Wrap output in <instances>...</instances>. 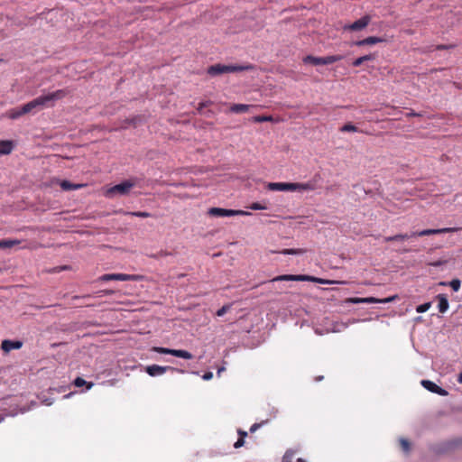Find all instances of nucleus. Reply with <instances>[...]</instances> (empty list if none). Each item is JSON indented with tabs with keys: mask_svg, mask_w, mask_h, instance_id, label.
I'll use <instances>...</instances> for the list:
<instances>
[{
	"mask_svg": "<svg viewBox=\"0 0 462 462\" xmlns=\"http://www.w3.org/2000/svg\"><path fill=\"white\" fill-rule=\"evenodd\" d=\"M69 94L70 90L69 88H61L45 95H41L23 106L9 109L6 112L7 117L12 120H16L26 114L34 115L44 108L53 107L58 100L64 98Z\"/></svg>",
	"mask_w": 462,
	"mask_h": 462,
	"instance_id": "1",
	"label": "nucleus"
},
{
	"mask_svg": "<svg viewBox=\"0 0 462 462\" xmlns=\"http://www.w3.org/2000/svg\"><path fill=\"white\" fill-rule=\"evenodd\" d=\"M135 186V181L133 180H126L118 184L114 185L106 190V196L113 198L116 195L125 196L129 194L132 188Z\"/></svg>",
	"mask_w": 462,
	"mask_h": 462,
	"instance_id": "2",
	"label": "nucleus"
},
{
	"mask_svg": "<svg viewBox=\"0 0 462 462\" xmlns=\"http://www.w3.org/2000/svg\"><path fill=\"white\" fill-rule=\"evenodd\" d=\"M343 59L342 55H329L326 57H315L312 55H307L303 58V62L305 64H311L314 66L319 65H329L334 62L339 61Z\"/></svg>",
	"mask_w": 462,
	"mask_h": 462,
	"instance_id": "3",
	"label": "nucleus"
},
{
	"mask_svg": "<svg viewBox=\"0 0 462 462\" xmlns=\"http://www.w3.org/2000/svg\"><path fill=\"white\" fill-rule=\"evenodd\" d=\"M143 279L142 275L138 274H126V273H106L98 277L97 281L100 282H109V281H120V282H128V281H141Z\"/></svg>",
	"mask_w": 462,
	"mask_h": 462,
	"instance_id": "4",
	"label": "nucleus"
},
{
	"mask_svg": "<svg viewBox=\"0 0 462 462\" xmlns=\"http://www.w3.org/2000/svg\"><path fill=\"white\" fill-rule=\"evenodd\" d=\"M152 351L158 354L171 355L173 356L187 360H190L193 358V355L190 352L184 349H172L162 346H153Z\"/></svg>",
	"mask_w": 462,
	"mask_h": 462,
	"instance_id": "5",
	"label": "nucleus"
},
{
	"mask_svg": "<svg viewBox=\"0 0 462 462\" xmlns=\"http://www.w3.org/2000/svg\"><path fill=\"white\" fill-rule=\"evenodd\" d=\"M145 372L152 377L159 376L161 374H163L167 371L171 372H177L180 374H184L185 371L180 368H175L172 366H162L159 365H147L144 368Z\"/></svg>",
	"mask_w": 462,
	"mask_h": 462,
	"instance_id": "6",
	"label": "nucleus"
},
{
	"mask_svg": "<svg viewBox=\"0 0 462 462\" xmlns=\"http://www.w3.org/2000/svg\"><path fill=\"white\" fill-rule=\"evenodd\" d=\"M420 384L429 392L436 393L439 396H448V392L446 389L439 386L438 384H436L434 382H432L430 380H422L420 382Z\"/></svg>",
	"mask_w": 462,
	"mask_h": 462,
	"instance_id": "7",
	"label": "nucleus"
},
{
	"mask_svg": "<svg viewBox=\"0 0 462 462\" xmlns=\"http://www.w3.org/2000/svg\"><path fill=\"white\" fill-rule=\"evenodd\" d=\"M370 21H371V16L368 14H365V15L362 16L360 19L355 21L354 23H352L348 25H346L344 28L346 30L357 32V31H360L364 28H365L369 24Z\"/></svg>",
	"mask_w": 462,
	"mask_h": 462,
	"instance_id": "8",
	"label": "nucleus"
},
{
	"mask_svg": "<svg viewBox=\"0 0 462 462\" xmlns=\"http://www.w3.org/2000/svg\"><path fill=\"white\" fill-rule=\"evenodd\" d=\"M23 345V343L22 340L4 339L1 343V349L5 353H9L12 350L20 349Z\"/></svg>",
	"mask_w": 462,
	"mask_h": 462,
	"instance_id": "9",
	"label": "nucleus"
},
{
	"mask_svg": "<svg viewBox=\"0 0 462 462\" xmlns=\"http://www.w3.org/2000/svg\"><path fill=\"white\" fill-rule=\"evenodd\" d=\"M234 209L222 208H210L208 210V215L214 217H234Z\"/></svg>",
	"mask_w": 462,
	"mask_h": 462,
	"instance_id": "10",
	"label": "nucleus"
},
{
	"mask_svg": "<svg viewBox=\"0 0 462 462\" xmlns=\"http://www.w3.org/2000/svg\"><path fill=\"white\" fill-rule=\"evenodd\" d=\"M386 40L383 37H377V36H369L363 40L356 41L352 43V45L356 46H365V45H374L380 42H385Z\"/></svg>",
	"mask_w": 462,
	"mask_h": 462,
	"instance_id": "11",
	"label": "nucleus"
},
{
	"mask_svg": "<svg viewBox=\"0 0 462 462\" xmlns=\"http://www.w3.org/2000/svg\"><path fill=\"white\" fill-rule=\"evenodd\" d=\"M303 280L304 274H283L274 277L271 282H303Z\"/></svg>",
	"mask_w": 462,
	"mask_h": 462,
	"instance_id": "12",
	"label": "nucleus"
},
{
	"mask_svg": "<svg viewBox=\"0 0 462 462\" xmlns=\"http://www.w3.org/2000/svg\"><path fill=\"white\" fill-rule=\"evenodd\" d=\"M457 228L454 227H444L439 229H423L421 231H417L418 236H425L430 235L443 234V233H450L456 231Z\"/></svg>",
	"mask_w": 462,
	"mask_h": 462,
	"instance_id": "13",
	"label": "nucleus"
},
{
	"mask_svg": "<svg viewBox=\"0 0 462 462\" xmlns=\"http://www.w3.org/2000/svg\"><path fill=\"white\" fill-rule=\"evenodd\" d=\"M346 304H360V303H379V299L374 297L358 298L351 297L345 300Z\"/></svg>",
	"mask_w": 462,
	"mask_h": 462,
	"instance_id": "14",
	"label": "nucleus"
},
{
	"mask_svg": "<svg viewBox=\"0 0 462 462\" xmlns=\"http://www.w3.org/2000/svg\"><path fill=\"white\" fill-rule=\"evenodd\" d=\"M207 73L211 77L225 74L226 73V65L221 63L211 65L207 69Z\"/></svg>",
	"mask_w": 462,
	"mask_h": 462,
	"instance_id": "15",
	"label": "nucleus"
},
{
	"mask_svg": "<svg viewBox=\"0 0 462 462\" xmlns=\"http://www.w3.org/2000/svg\"><path fill=\"white\" fill-rule=\"evenodd\" d=\"M15 144L14 141L11 140H2L0 141V154L7 155L12 152Z\"/></svg>",
	"mask_w": 462,
	"mask_h": 462,
	"instance_id": "16",
	"label": "nucleus"
},
{
	"mask_svg": "<svg viewBox=\"0 0 462 462\" xmlns=\"http://www.w3.org/2000/svg\"><path fill=\"white\" fill-rule=\"evenodd\" d=\"M436 299L439 301L438 309L440 313H444L448 310L449 307L448 300L446 294H438Z\"/></svg>",
	"mask_w": 462,
	"mask_h": 462,
	"instance_id": "17",
	"label": "nucleus"
},
{
	"mask_svg": "<svg viewBox=\"0 0 462 462\" xmlns=\"http://www.w3.org/2000/svg\"><path fill=\"white\" fill-rule=\"evenodd\" d=\"M253 69V65H226V73L241 72L245 70H251Z\"/></svg>",
	"mask_w": 462,
	"mask_h": 462,
	"instance_id": "18",
	"label": "nucleus"
},
{
	"mask_svg": "<svg viewBox=\"0 0 462 462\" xmlns=\"http://www.w3.org/2000/svg\"><path fill=\"white\" fill-rule=\"evenodd\" d=\"M60 186L62 189V190L69 191L81 189L82 187L85 186V184H76L70 182L69 180H63L60 182Z\"/></svg>",
	"mask_w": 462,
	"mask_h": 462,
	"instance_id": "19",
	"label": "nucleus"
},
{
	"mask_svg": "<svg viewBox=\"0 0 462 462\" xmlns=\"http://www.w3.org/2000/svg\"><path fill=\"white\" fill-rule=\"evenodd\" d=\"M375 58H376V54L375 53H369V54L361 56V57H359V58H357V59H356V60H354L352 61V66L353 67H359V66H361L365 61L374 60Z\"/></svg>",
	"mask_w": 462,
	"mask_h": 462,
	"instance_id": "20",
	"label": "nucleus"
},
{
	"mask_svg": "<svg viewBox=\"0 0 462 462\" xmlns=\"http://www.w3.org/2000/svg\"><path fill=\"white\" fill-rule=\"evenodd\" d=\"M303 282H312L319 284H333L336 283V281L333 280H326L323 278H319L311 275L304 274V280Z\"/></svg>",
	"mask_w": 462,
	"mask_h": 462,
	"instance_id": "21",
	"label": "nucleus"
},
{
	"mask_svg": "<svg viewBox=\"0 0 462 462\" xmlns=\"http://www.w3.org/2000/svg\"><path fill=\"white\" fill-rule=\"evenodd\" d=\"M306 252H307V250L303 249V248H297V249L290 248V249H282L281 251H273L274 254H284V255H289V254L301 255V254H304Z\"/></svg>",
	"mask_w": 462,
	"mask_h": 462,
	"instance_id": "22",
	"label": "nucleus"
},
{
	"mask_svg": "<svg viewBox=\"0 0 462 462\" xmlns=\"http://www.w3.org/2000/svg\"><path fill=\"white\" fill-rule=\"evenodd\" d=\"M72 383L75 387H78V388L86 386L87 390H90L94 386V383L88 382L80 376L76 377Z\"/></svg>",
	"mask_w": 462,
	"mask_h": 462,
	"instance_id": "23",
	"label": "nucleus"
},
{
	"mask_svg": "<svg viewBox=\"0 0 462 462\" xmlns=\"http://www.w3.org/2000/svg\"><path fill=\"white\" fill-rule=\"evenodd\" d=\"M250 106V105L245 104H234L230 106L229 110L236 114L245 113L249 110Z\"/></svg>",
	"mask_w": 462,
	"mask_h": 462,
	"instance_id": "24",
	"label": "nucleus"
},
{
	"mask_svg": "<svg viewBox=\"0 0 462 462\" xmlns=\"http://www.w3.org/2000/svg\"><path fill=\"white\" fill-rule=\"evenodd\" d=\"M19 244H20V241L16 240V239H2V240H0V248L9 249L14 245H19Z\"/></svg>",
	"mask_w": 462,
	"mask_h": 462,
	"instance_id": "25",
	"label": "nucleus"
},
{
	"mask_svg": "<svg viewBox=\"0 0 462 462\" xmlns=\"http://www.w3.org/2000/svg\"><path fill=\"white\" fill-rule=\"evenodd\" d=\"M124 215L141 217V218H146V217H152V214H151L147 211H125V212H124Z\"/></svg>",
	"mask_w": 462,
	"mask_h": 462,
	"instance_id": "26",
	"label": "nucleus"
},
{
	"mask_svg": "<svg viewBox=\"0 0 462 462\" xmlns=\"http://www.w3.org/2000/svg\"><path fill=\"white\" fill-rule=\"evenodd\" d=\"M268 189L276 191H286V182H270Z\"/></svg>",
	"mask_w": 462,
	"mask_h": 462,
	"instance_id": "27",
	"label": "nucleus"
},
{
	"mask_svg": "<svg viewBox=\"0 0 462 462\" xmlns=\"http://www.w3.org/2000/svg\"><path fill=\"white\" fill-rule=\"evenodd\" d=\"M440 285H449L454 291H458L461 287V281L459 279H453L449 282H442Z\"/></svg>",
	"mask_w": 462,
	"mask_h": 462,
	"instance_id": "28",
	"label": "nucleus"
},
{
	"mask_svg": "<svg viewBox=\"0 0 462 462\" xmlns=\"http://www.w3.org/2000/svg\"><path fill=\"white\" fill-rule=\"evenodd\" d=\"M37 398L42 403H43L46 406H51L54 402V399L47 397L43 392L39 393L37 395Z\"/></svg>",
	"mask_w": 462,
	"mask_h": 462,
	"instance_id": "29",
	"label": "nucleus"
},
{
	"mask_svg": "<svg viewBox=\"0 0 462 462\" xmlns=\"http://www.w3.org/2000/svg\"><path fill=\"white\" fill-rule=\"evenodd\" d=\"M295 453L296 451L291 448L287 449L282 456V462H292Z\"/></svg>",
	"mask_w": 462,
	"mask_h": 462,
	"instance_id": "30",
	"label": "nucleus"
},
{
	"mask_svg": "<svg viewBox=\"0 0 462 462\" xmlns=\"http://www.w3.org/2000/svg\"><path fill=\"white\" fill-rule=\"evenodd\" d=\"M273 119L271 116H255L252 117L254 123L272 122Z\"/></svg>",
	"mask_w": 462,
	"mask_h": 462,
	"instance_id": "31",
	"label": "nucleus"
},
{
	"mask_svg": "<svg viewBox=\"0 0 462 462\" xmlns=\"http://www.w3.org/2000/svg\"><path fill=\"white\" fill-rule=\"evenodd\" d=\"M340 132H353V133H356V132H358V128L351 124V123H347L346 125H344L340 129H339Z\"/></svg>",
	"mask_w": 462,
	"mask_h": 462,
	"instance_id": "32",
	"label": "nucleus"
},
{
	"mask_svg": "<svg viewBox=\"0 0 462 462\" xmlns=\"http://www.w3.org/2000/svg\"><path fill=\"white\" fill-rule=\"evenodd\" d=\"M248 208L251 210H263L268 208L266 204L262 202H253L252 204L249 205Z\"/></svg>",
	"mask_w": 462,
	"mask_h": 462,
	"instance_id": "33",
	"label": "nucleus"
},
{
	"mask_svg": "<svg viewBox=\"0 0 462 462\" xmlns=\"http://www.w3.org/2000/svg\"><path fill=\"white\" fill-rule=\"evenodd\" d=\"M269 422V420H263L260 422H255L254 423L251 427H250V430L249 431L251 433H254L257 430L261 429L263 426L266 425L267 423Z\"/></svg>",
	"mask_w": 462,
	"mask_h": 462,
	"instance_id": "34",
	"label": "nucleus"
},
{
	"mask_svg": "<svg viewBox=\"0 0 462 462\" xmlns=\"http://www.w3.org/2000/svg\"><path fill=\"white\" fill-rule=\"evenodd\" d=\"M449 261H450V259H439L437 261L430 262L427 264L429 266H432V267H440V266H443V265L448 263Z\"/></svg>",
	"mask_w": 462,
	"mask_h": 462,
	"instance_id": "35",
	"label": "nucleus"
},
{
	"mask_svg": "<svg viewBox=\"0 0 462 462\" xmlns=\"http://www.w3.org/2000/svg\"><path fill=\"white\" fill-rule=\"evenodd\" d=\"M68 388H69L68 385H61V386H59V387H50L48 389V393H51V394H52L54 393H65Z\"/></svg>",
	"mask_w": 462,
	"mask_h": 462,
	"instance_id": "36",
	"label": "nucleus"
},
{
	"mask_svg": "<svg viewBox=\"0 0 462 462\" xmlns=\"http://www.w3.org/2000/svg\"><path fill=\"white\" fill-rule=\"evenodd\" d=\"M400 445L405 453H409L411 450V443L404 438L400 439Z\"/></svg>",
	"mask_w": 462,
	"mask_h": 462,
	"instance_id": "37",
	"label": "nucleus"
},
{
	"mask_svg": "<svg viewBox=\"0 0 462 462\" xmlns=\"http://www.w3.org/2000/svg\"><path fill=\"white\" fill-rule=\"evenodd\" d=\"M315 184L313 182L299 183V190H313Z\"/></svg>",
	"mask_w": 462,
	"mask_h": 462,
	"instance_id": "38",
	"label": "nucleus"
},
{
	"mask_svg": "<svg viewBox=\"0 0 462 462\" xmlns=\"http://www.w3.org/2000/svg\"><path fill=\"white\" fill-rule=\"evenodd\" d=\"M431 306V302H425L423 304H420V305H418L416 307V311L418 313H423V312H426Z\"/></svg>",
	"mask_w": 462,
	"mask_h": 462,
	"instance_id": "39",
	"label": "nucleus"
},
{
	"mask_svg": "<svg viewBox=\"0 0 462 462\" xmlns=\"http://www.w3.org/2000/svg\"><path fill=\"white\" fill-rule=\"evenodd\" d=\"M418 235H417V231L416 232H411V233H406V234H399V238H401V242H403L405 240H408V239H411V238H413V237H417Z\"/></svg>",
	"mask_w": 462,
	"mask_h": 462,
	"instance_id": "40",
	"label": "nucleus"
},
{
	"mask_svg": "<svg viewBox=\"0 0 462 462\" xmlns=\"http://www.w3.org/2000/svg\"><path fill=\"white\" fill-rule=\"evenodd\" d=\"M231 308V305L230 304H226L224 305L222 308H220L217 311V316L218 317H222L224 316Z\"/></svg>",
	"mask_w": 462,
	"mask_h": 462,
	"instance_id": "41",
	"label": "nucleus"
},
{
	"mask_svg": "<svg viewBox=\"0 0 462 462\" xmlns=\"http://www.w3.org/2000/svg\"><path fill=\"white\" fill-rule=\"evenodd\" d=\"M299 190V183L286 182V191Z\"/></svg>",
	"mask_w": 462,
	"mask_h": 462,
	"instance_id": "42",
	"label": "nucleus"
},
{
	"mask_svg": "<svg viewBox=\"0 0 462 462\" xmlns=\"http://www.w3.org/2000/svg\"><path fill=\"white\" fill-rule=\"evenodd\" d=\"M384 242H401V238H399V234L391 236H384L383 237Z\"/></svg>",
	"mask_w": 462,
	"mask_h": 462,
	"instance_id": "43",
	"label": "nucleus"
},
{
	"mask_svg": "<svg viewBox=\"0 0 462 462\" xmlns=\"http://www.w3.org/2000/svg\"><path fill=\"white\" fill-rule=\"evenodd\" d=\"M252 213L249 212V211H245V210H241V209H234V214L233 216H251Z\"/></svg>",
	"mask_w": 462,
	"mask_h": 462,
	"instance_id": "44",
	"label": "nucleus"
},
{
	"mask_svg": "<svg viewBox=\"0 0 462 462\" xmlns=\"http://www.w3.org/2000/svg\"><path fill=\"white\" fill-rule=\"evenodd\" d=\"M397 298H398L397 295H393V296H390L387 298L379 299V303H389V302L395 300V299H397Z\"/></svg>",
	"mask_w": 462,
	"mask_h": 462,
	"instance_id": "45",
	"label": "nucleus"
},
{
	"mask_svg": "<svg viewBox=\"0 0 462 462\" xmlns=\"http://www.w3.org/2000/svg\"><path fill=\"white\" fill-rule=\"evenodd\" d=\"M452 48H454V45H451V44H439L436 46V50H438V51L449 50Z\"/></svg>",
	"mask_w": 462,
	"mask_h": 462,
	"instance_id": "46",
	"label": "nucleus"
},
{
	"mask_svg": "<svg viewBox=\"0 0 462 462\" xmlns=\"http://www.w3.org/2000/svg\"><path fill=\"white\" fill-rule=\"evenodd\" d=\"M139 121H140V117L139 116H134V117L129 118V119L126 120V122L129 125H135Z\"/></svg>",
	"mask_w": 462,
	"mask_h": 462,
	"instance_id": "47",
	"label": "nucleus"
},
{
	"mask_svg": "<svg viewBox=\"0 0 462 462\" xmlns=\"http://www.w3.org/2000/svg\"><path fill=\"white\" fill-rule=\"evenodd\" d=\"M244 445H245V439L238 438V439L234 444V448H239L243 447Z\"/></svg>",
	"mask_w": 462,
	"mask_h": 462,
	"instance_id": "48",
	"label": "nucleus"
},
{
	"mask_svg": "<svg viewBox=\"0 0 462 462\" xmlns=\"http://www.w3.org/2000/svg\"><path fill=\"white\" fill-rule=\"evenodd\" d=\"M237 434L239 436V439H245L248 436V433L245 430H243L241 429L237 430Z\"/></svg>",
	"mask_w": 462,
	"mask_h": 462,
	"instance_id": "49",
	"label": "nucleus"
},
{
	"mask_svg": "<svg viewBox=\"0 0 462 462\" xmlns=\"http://www.w3.org/2000/svg\"><path fill=\"white\" fill-rule=\"evenodd\" d=\"M202 115H204L208 118H211L215 116V112L211 109H208V110H205V112H203Z\"/></svg>",
	"mask_w": 462,
	"mask_h": 462,
	"instance_id": "50",
	"label": "nucleus"
},
{
	"mask_svg": "<svg viewBox=\"0 0 462 462\" xmlns=\"http://www.w3.org/2000/svg\"><path fill=\"white\" fill-rule=\"evenodd\" d=\"M212 377H213V373L212 372H206L202 375V379L205 380V381H208V380L212 379Z\"/></svg>",
	"mask_w": 462,
	"mask_h": 462,
	"instance_id": "51",
	"label": "nucleus"
},
{
	"mask_svg": "<svg viewBox=\"0 0 462 462\" xmlns=\"http://www.w3.org/2000/svg\"><path fill=\"white\" fill-rule=\"evenodd\" d=\"M406 116L407 117H410V116H422V114L420 113H417V112H414L413 110H411L409 113L406 114Z\"/></svg>",
	"mask_w": 462,
	"mask_h": 462,
	"instance_id": "52",
	"label": "nucleus"
},
{
	"mask_svg": "<svg viewBox=\"0 0 462 462\" xmlns=\"http://www.w3.org/2000/svg\"><path fill=\"white\" fill-rule=\"evenodd\" d=\"M204 108H206V106H202V102H199L197 107L198 113L202 115L203 112H205Z\"/></svg>",
	"mask_w": 462,
	"mask_h": 462,
	"instance_id": "53",
	"label": "nucleus"
},
{
	"mask_svg": "<svg viewBox=\"0 0 462 462\" xmlns=\"http://www.w3.org/2000/svg\"><path fill=\"white\" fill-rule=\"evenodd\" d=\"M90 297H91L90 294H86V295H83V296L76 295V296L73 297V300H78V299H80V298H82V299H88Z\"/></svg>",
	"mask_w": 462,
	"mask_h": 462,
	"instance_id": "54",
	"label": "nucleus"
},
{
	"mask_svg": "<svg viewBox=\"0 0 462 462\" xmlns=\"http://www.w3.org/2000/svg\"><path fill=\"white\" fill-rule=\"evenodd\" d=\"M100 293H103L104 295H111L114 293V291L112 290H103L101 291H99Z\"/></svg>",
	"mask_w": 462,
	"mask_h": 462,
	"instance_id": "55",
	"label": "nucleus"
},
{
	"mask_svg": "<svg viewBox=\"0 0 462 462\" xmlns=\"http://www.w3.org/2000/svg\"><path fill=\"white\" fill-rule=\"evenodd\" d=\"M213 104V101L212 100H205V101H202V106L208 107L209 106H211Z\"/></svg>",
	"mask_w": 462,
	"mask_h": 462,
	"instance_id": "56",
	"label": "nucleus"
},
{
	"mask_svg": "<svg viewBox=\"0 0 462 462\" xmlns=\"http://www.w3.org/2000/svg\"><path fill=\"white\" fill-rule=\"evenodd\" d=\"M323 379H324V376H323V375H319V376H316V377L314 378V381H315V382H320V381H322Z\"/></svg>",
	"mask_w": 462,
	"mask_h": 462,
	"instance_id": "57",
	"label": "nucleus"
},
{
	"mask_svg": "<svg viewBox=\"0 0 462 462\" xmlns=\"http://www.w3.org/2000/svg\"><path fill=\"white\" fill-rule=\"evenodd\" d=\"M457 382L462 383V371L458 374Z\"/></svg>",
	"mask_w": 462,
	"mask_h": 462,
	"instance_id": "58",
	"label": "nucleus"
},
{
	"mask_svg": "<svg viewBox=\"0 0 462 462\" xmlns=\"http://www.w3.org/2000/svg\"><path fill=\"white\" fill-rule=\"evenodd\" d=\"M73 394H74V392H70V393H69L65 394V395L63 396V398H64V399H68V398H69V397H70L71 395H73Z\"/></svg>",
	"mask_w": 462,
	"mask_h": 462,
	"instance_id": "59",
	"label": "nucleus"
},
{
	"mask_svg": "<svg viewBox=\"0 0 462 462\" xmlns=\"http://www.w3.org/2000/svg\"><path fill=\"white\" fill-rule=\"evenodd\" d=\"M224 370H225V367H223V366H222V367H220V368H218V369H217V374L219 375V374H220V373H221V372H223Z\"/></svg>",
	"mask_w": 462,
	"mask_h": 462,
	"instance_id": "60",
	"label": "nucleus"
},
{
	"mask_svg": "<svg viewBox=\"0 0 462 462\" xmlns=\"http://www.w3.org/2000/svg\"><path fill=\"white\" fill-rule=\"evenodd\" d=\"M296 462H307V461L301 457H299Z\"/></svg>",
	"mask_w": 462,
	"mask_h": 462,
	"instance_id": "61",
	"label": "nucleus"
},
{
	"mask_svg": "<svg viewBox=\"0 0 462 462\" xmlns=\"http://www.w3.org/2000/svg\"><path fill=\"white\" fill-rule=\"evenodd\" d=\"M401 253H408L409 250L408 249H402V250H400Z\"/></svg>",
	"mask_w": 462,
	"mask_h": 462,
	"instance_id": "62",
	"label": "nucleus"
},
{
	"mask_svg": "<svg viewBox=\"0 0 462 462\" xmlns=\"http://www.w3.org/2000/svg\"><path fill=\"white\" fill-rule=\"evenodd\" d=\"M1 61H3V60H2V59H0V62H1Z\"/></svg>",
	"mask_w": 462,
	"mask_h": 462,
	"instance_id": "63",
	"label": "nucleus"
},
{
	"mask_svg": "<svg viewBox=\"0 0 462 462\" xmlns=\"http://www.w3.org/2000/svg\"><path fill=\"white\" fill-rule=\"evenodd\" d=\"M3 420V418L0 419V421Z\"/></svg>",
	"mask_w": 462,
	"mask_h": 462,
	"instance_id": "64",
	"label": "nucleus"
}]
</instances>
